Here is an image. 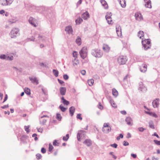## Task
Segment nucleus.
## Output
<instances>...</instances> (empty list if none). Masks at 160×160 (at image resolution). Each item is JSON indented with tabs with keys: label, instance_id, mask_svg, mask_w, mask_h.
<instances>
[{
	"label": "nucleus",
	"instance_id": "nucleus-1",
	"mask_svg": "<svg viewBox=\"0 0 160 160\" xmlns=\"http://www.w3.org/2000/svg\"><path fill=\"white\" fill-rule=\"evenodd\" d=\"M91 54L93 56L97 58H101L103 54L102 51L98 49H92L91 51Z\"/></svg>",
	"mask_w": 160,
	"mask_h": 160
},
{
	"label": "nucleus",
	"instance_id": "nucleus-2",
	"mask_svg": "<svg viewBox=\"0 0 160 160\" xmlns=\"http://www.w3.org/2000/svg\"><path fill=\"white\" fill-rule=\"evenodd\" d=\"M142 43L144 50H147L150 48L151 42L150 39H145L144 40H142Z\"/></svg>",
	"mask_w": 160,
	"mask_h": 160
},
{
	"label": "nucleus",
	"instance_id": "nucleus-3",
	"mask_svg": "<svg viewBox=\"0 0 160 160\" xmlns=\"http://www.w3.org/2000/svg\"><path fill=\"white\" fill-rule=\"evenodd\" d=\"M14 0H0V5L2 6H10Z\"/></svg>",
	"mask_w": 160,
	"mask_h": 160
},
{
	"label": "nucleus",
	"instance_id": "nucleus-4",
	"mask_svg": "<svg viewBox=\"0 0 160 160\" xmlns=\"http://www.w3.org/2000/svg\"><path fill=\"white\" fill-rule=\"evenodd\" d=\"M117 60L118 63L120 65H123L126 63L127 59L126 56H121L118 58Z\"/></svg>",
	"mask_w": 160,
	"mask_h": 160
},
{
	"label": "nucleus",
	"instance_id": "nucleus-5",
	"mask_svg": "<svg viewBox=\"0 0 160 160\" xmlns=\"http://www.w3.org/2000/svg\"><path fill=\"white\" fill-rule=\"evenodd\" d=\"M81 57L83 59L85 58L87 55V48L86 47H83L79 52Z\"/></svg>",
	"mask_w": 160,
	"mask_h": 160
},
{
	"label": "nucleus",
	"instance_id": "nucleus-6",
	"mask_svg": "<svg viewBox=\"0 0 160 160\" xmlns=\"http://www.w3.org/2000/svg\"><path fill=\"white\" fill-rule=\"evenodd\" d=\"M19 30L17 28H13L11 31L10 35L12 38H15L16 37L18 34Z\"/></svg>",
	"mask_w": 160,
	"mask_h": 160
},
{
	"label": "nucleus",
	"instance_id": "nucleus-7",
	"mask_svg": "<svg viewBox=\"0 0 160 160\" xmlns=\"http://www.w3.org/2000/svg\"><path fill=\"white\" fill-rule=\"evenodd\" d=\"M111 130V127L108 125V123H105L102 129V131L105 133H109Z\"/></svg>",
	"mask_w": 160,
	"mask_h": 160
},
{
	"label": "nucleus",
	"instance_id": "nucleus-8",
	"mask_svg": "<svg viewBox=\"0 0 160 160\" xmlns=\"http://www.w3.org/2000/svg\"><path fill=\"white\" fill-rule=\"evenodd\" d=\"M138 90L143 92H145L147 90V88L144 85L142 82L139 83Z\"/></svg>",
	"mask_w": 160,
	"mask_h": 160
},
{
	"label": "nucleus",
	"instance_id": "nucleus-9",
	"mask_svg": "<svg viewBox=\"0 0 160 160\" xmlns=\"http://www.w3.org/2000/svg\"><path fill=\"white\" fill-rule=\"evenodd\" d=\"M85 131L83 130H80L78 131L77 135V138L78 141H80L81 138H83L84 137V134L83 133Z\"/></svg>",
	"mask_w": 160,
	"mask_h": 160
},
{
	"label": "nucleus",
	"instance_id": "nucleus-10",
	"mask_svg": "<svg viewBox=\"0 0 160 160\" xmlns=\"http://www.w3.org/2000/svg\"><path fill=\"white\" fill-rule=\"evenodd\" d=\"M135 17L136 19L139 21H141L143 19V17L141 14L139 12L135 13Z\"/></svg>",
	"mask_w": 160,
	"mask_h": 160
},
{
	"label": "nucleus",
	"instance_id": "nucleus-11",
	"mask_svg": "<svg viewBox=\"0 0 160 160\" xmlns=\"http://www.w3.org/2000/svg\"><path fill=\"white\" fill-rule=\"evenodd\" d=\"M159 98H156L152 102V105L154 108H157L159 105Z\"/></svg>",
	"mask_w": 160,
	"mask_h": 160
},
{
	"label": "nucleus",
	"instance_id": "nucleus-12",
	"mask_svg": "<svg viewBox=\"0 0 160 160\" xmlns=\"http://www.w3.org/2000/svg\"><path fill=\"white\" fill-rule=\"evenodd\" d=\"M35 19L32 17H30L28 21L30 24L34 27H36L37 25L35 23Z\"/></svg>",
	"mask_w": 160,
	"mask_h": 160
},
{
	"label": "nucleus",
	"instance_id": "nucleus-13",
	"mask_svg": "<svg viewBox=\"0 0 160 160\" xmlns=\"http://www.w3.org/2000/svg\"><path fill=\"white\" fill-rule=\"evenodd\" d=\"M125 121L128 125L132 126L133 124L132 120L130 117H127L125 119Z\"/></svg>",
	"mask_w": 160,
	"mask_h": 160
},
{
	"label": "nucleus",
	"instance_id": "nucleus-14",
	"mask_svg": "<svg viewBox=\"0 0 160 160\" xmlns=\"http://www.w3.org/2000/svg\"><path fill=\"white\" fill-rule=\"evenodd\" d=\"M140 70L141 72H145L147 70V66L145 64H143L140 66Z\"/></svg>",
	"mask_w": 160,
	"mask_h": 160
},
{
	"label": "nucleus",
	"instance_id": "nucleus-15",
	"mask_svg": "<svg viewBox=\"0 0 160 160\" xmlns=\"http://www.w3.org/2000/svg\"><path fill=\"white\" fill-rule=\"evenodd\" d=\"M65 31L68 34H72L73 31L72 27L70 26L66 27L65 29Z\"/></svg>",
	"mask_w": 160,
	"mask_h": 160
},
{
	"label": "nucleus",
	"instance_id": "nucleus-16",
	"mask_svg": "<svg viewBox=\"0 0 160 160\" xmlns=\"http://www.w3.org/2000/svg\"><path fill=\"white\" fill-rule=\"evenodd\" d=\"M116 31L118 36L120 37L122 35L121 29L120 26L116 27Z\"/></svg>",
	"mask_w": 160,
	"mask_h": 160
},
{
	"label": "nucleus",
	"instance_id": "nucleus-17",
	"mask_svg": "<svg viewBox=\"0 0 160 160\" xmlns=\"http://www.w3.org/2000/svg\"><path fill=\"white\" fill-rule=\"evenodd\" d=\"M145 3V6L146 8H152L150 0H144Z\"/></svg>",
	"mask_w": 160,
	"mask_h": 160
},
{
	"label": "nucleus",
	"instance_id": "nucleus-18",
	"mask_svg": "<svg viewBox=\"0 0 160 160\" xmlns=\"http://www.w3.org/2000/svg\"><path fill=\"white\" fill-rule=\"evenodd\" d=\"M89 13L87 11H86L82 14V18L84 20H86L89 17Z\"/></svg>",
	"mask_w": 160,
	"mask_h": 160
},
{
	"label": "nucleus",
	"instance_id": "nucleus-19",
	"mask_svg": "<svg viewBox=\"0 0 160 160\" xmlns=\"http://www.w3.org/2000/svg\"><path fill=\"white\" fill-rule=\"evenodd\" d=\"M66 88L65 87H61L60 88V92L62 95H64L65 94Z\"/></svg>",
	"mask_w": 160,
	"mask_h": 160
},
{
	"label": "nucleus",
	"instance_id": "nucleus-20",
	"mask_svg": "<svg viewBox=\"0 0 160 160\" xmlns=\"http://www.w3.org/2000/svg\"><path fill=\"white\" fill-rule=\"evenodd\" d=\"M100 2L101 3L102 5L104 7V8L105 9H107L108 8V5L106 2L104 0H100Z\"/></svg>",
	"mask_w": 160,
	"mask_h": 160
},
{
	"label": "nucleus",
	"instance_id": "nucleus-21",
	"mask_svg": "<svg viewBox=\"0 0 160 160\" xmlns=\"http://www.w3.org/2000/svg\"><path fill=\"white\" fill-rule=\"evenodd\" d=\"M83 143L88 147L91 146L92 144L91 141L89 139H86L83 142Z\"/></svg>",
	"mask_w": 160,
	"mask_h": 160
},
{
	"label": "nucleus",
	"instance_id": "nucleus-22",
	"mask_svg": "<svg viewBox=\"0 0 160 160\" xmlns=\"http://www.w3.org/2000/svg\"><path fill=\"white\" fill-rule=\"evenodd\" d=\"M29 78L32 83H35L36 85H37L38 84V81L36 78H32L30 77Z\"/></svg>",
	"mask_w": 160,
	"mask_h": 160
},
{
	"label": "nucleus",
	"instance_id": "nucleus-23",
	"mask_svg": "<svg viewBox=\"0 0 160 160\" xmlns=\"http://www.w3.org/2000/svg\"><path fill=\"white\" fill-rule=\"evenodd\" d=\"M121 6L122 8H125L126 6V2L125 0H120L118 1Z\"/></svg>",
	"mask_w": 160,
	"mask_h": 160
},
{
	"label": "nucleus",
	"instance_id": "nucleus-24",
	"mask_svg": "<svg viewBox=\"0 0 160 160\" xmlns=\"http://www.w3.org/2000/svg\"><path fill=\"white\" fill-rule=\"evenodd\" d=\"M75 111V108L74 107H71L69 108V112L71 116L73 115Z\"/></svg>",
	"mask_w": 160,
	"mask_h": 160
},
{
	"label": "nucleus",
	"instance_id": "nucleus-25",
	"mask_svg": "<svg viewBox=\"0 0 160 160\" xmlns=\"http://www.w3.org/2000/svg\"><path fill=\"white\" fill-rule=\"evenodd\" d=\"M103 49L105 52H108L110 50V48L107 45L105 44L103 47Z\"/></svg>",
	"mask_w": 160,
	"mask_h": 160
},
{
	"label": "nucleus",
	"instance_id": "nucleus-26",
	"mask_svg": "<svg viewBox=\"0 0 160 160\" xmlns=\"http://www.w3.org/2000/svg\"><path fill=\"white\" fill-rule=\"evenodd\" d=\"M146 113L148 114L150 116H152L153 117L155 118H157L158 117V115L154 112H146Z\"/></svg>",
	"mask_w": 160,
	"mask_h": 160
},
{
	"label": "nucleus",
	"instance_id": "nucleus-27",
	"mask_svg": "<svg viewBox=\"0 0 160 160\" xmlns=\"http://www.w3.org/2000/svg\"><path fill=\"white\" fill-rule=\"evenodd\" d=\"M61 100L62 102L64 105H68L69 104V102L65 99L64 97H62Z\"/></svg>",
	"mask_w": 160,
	"mask_h": 160
},
{
	"label": "nucleus",
	"instance_id": "nucleus-28",
	"mask_svg": "<svg viewBox=\"0 0 160 160\" xmlns=\"http://www.w3.org/2000/svg\"><path fill=\"white\" fill-rule=\"evenodd\" d=\"M83 21V20L82 18L80 17H79L75 20V22L77 24H79Z\"/></svg>",
	"mask_w": 160,
	"mask_h": 160
},
{
	"label": "nucleus",
	"instance_id": "nucleus-29",
	"mask_svg": "<svg viewBox=\"0 0 160 160\" xmlns=\"http://www.w3.org/2000/svg\"><path fill=\"white\" fill-rule=\"evenodd\" d=\"M76 43L78 45H81L82 42L81 41V39L80 37L78 36L76 40Z\"/></svg>",
	"mask_w": 160,
	"mask_h": 160
},
{
	"label": "nucleus",
	"instance_id": "nucleus-30",
	"mask_svg": "<svg viewBox=\"0 0 160 160\" xmlns=\"http://www.w3.org/2000/svg\"><path fill=\"white\" fill-rule=\"evenodd\" d=\"M112 91L113 95L115 97H117L118 95L117 91L115 88H113Z\"/></svg>",
	"mask_w": 160,
	"mask_h": 160
},
{
	"label": "nucleus",
	"instance_id": "nucleus-31",
	"mask_svg": "<svg viewBox=\"0 0 160 160\" xmlns=\"http://www.w3.org/2000/svg\"><path fill=\"white\" fill-rule=\"evenodd\" d=\"M47 121V120L46 119H43V118H40L39 119L40 124L42 125H44L46 123Z\"/></svg>",
	"mask_w": 160,
	"mask_h": 160
},
{
	"label": "nucleus",
	"instance_id": "nucleus-32",
	"mask_svg": "<svg viewBox=\"0 0 160 160\" xmlns=\"http://www.w3.org/2000/svg\"><path fill=\"white\" fill-rule=\"evenodd\" d=\"M144 32L143 31H140L138 32V36L139 38L142 39H143L142 37L144 36Z\"/></svg>",
	"mask_w": 160,
	"mask_h": 160
},
{
	"label": "nucleus",
	"instance_id": "nucleus-33",
	"mask_svg": "<svg viewBox=\"0 0 160 160\" xmlns=\"http://www.w3.org/2000/svg\"><path fill=\"white\" fill-rule=\"evenodd\" d=\"M52 72L54 75L56 77H57L58 76L59 72L56 69H53Z\"/></svg>",
	"mask_w": 160,
	"mask_h": 160
},
{
	"label": "nucleus",
	"instance_id": "nucleus-34",
	"mask_svg": "<svg viewBox=\"0 0 160 160\" xmlns=\"http://www.w3.org/2000/svg\"><path fill=\"white\" fill-rule=\"evenodd\" d=\"M109 102L111 104V105L112 107L115 108L117 107V106L116 105V104L114 102V101L112 99L110 100Z\"/></svg>",
	"mask_w": 160,
	"mask_h": 160
},
{
	"label": "nucleus",
	"instance_id": "nucleus-35",
	"mask_svg": "<svg viewBox=\"0 0 160 160\" xmlns=\"http://www.w3.org/2000/svg\"><path fill=\"white\" fill-rule=\"evenodd\" d=\"M25 92L28 95L30 94V90L28 88H25L24 90Z\"/></svg>",
	"mask_w": 160,
	"mask_h": 160
},
{
	"label": "nucleus",
	"instance_id": "nucleus-36",
	"mask_svg": "<svg viewBox=\"0 0 160 160\" xmlns=\"http://www.w3.org/2000/svg\"><path fill=\"white\" fill-rule=\"evenodd\" d=\"M94 83V80L93 79H90L88 80V83L89 86H92Z\"/></svg>",
	"mask_w": 160,
	"mask_h": 160
},
{
	"label": "nucleus",
	"instance_id": "nucleus-37",
	"mask_svg": "<svg viewBox=\"0 0 160 160\" xmlns=\"http://www.w3.org/2000/svg\"><path fill=\"white\" fill-rule=\"evenodd\" d=\"M38 38V41H37V40H36L38 42H40L43 41V39L42 36L39 35Z\"/></svg>",
	"mask_w": 160,
	"mask_h": 160
},
{
	"label": "nucleus",
	"instance_id": "nucleus-38",
	"mask_svg": "<svg viewBox=\"0 0 160 160\" xmlns=\"http://www.w3.org/2000/svg\"><path fill=\"white\" fill-rule=\"evenodd\" d=\"M149 127L150 128L152 129H154V127L153 123L152 121H150L149 122Z\"/></svg>",
	"mask_w": 160,
	"mask_h": 160
},
{
	"label": "nucleus",
	"instance_id": "nucleus-39",
	"mask_svg": "<svg viewBox=\"0 0 160 160\" xmlns=\"http://www.w3.org/2000/svg\"><path fill=\"white\" fill-rule=\"evenodd\" d=\"M13 59V57L12 56H7V58L6 59V60L12 61Z\"/></svg>",
	"mask_w": 160,
	"mask_h": 160
},
{
	"label": "nucleus",
	"instance_id": "nucleus-40",
	"mask_svg": "<svg viewBox=\"0 0 160 160\" xmlns=\"http://www.w3.org/2000/svg\"><path fill=\"white\" fill-rule=\"evenodd\" d=\"M111 13H110L109 14H107L106 16L105 17L106 20H108V19H110V21H112L111 17Z\"/></svg>",
	"mask_w": 160,
	"mask_h": 160
},
{
	"label": "nucleus",
	"instance_id": "nucleus-41",
	"mask_svg": "<svg viewBox=\"0 0 160 160\" xmlns=\"http://www.w3.org/2000/svg\"><path fill=\"white\" fill-rule=\"evenodd\" d=\"M0 58L2 60H6L7 58V55L5 54H1L0 55Z\"/></svg>",
	"mask_w": 160,
	"mask_h": 160
},
{
	"label": "nucleus",
	"instance_id": "nucleus-42",
	"mask_svg": "<svg viewBox=\"0 0 160 160\" xmlns=\"http://www.w3.org/2000/svg\"><path fill=\"white\" fill-rule=\"evenodd\" d=\"M59 107L61 111L62 112H64L66 109V108L62 106V105H61Z\"/></svg>",
	"mask_w": 160,
	"mask_h": 160
},
{
	"label": "nucleus",
	"instance_id": "nucleus-43",
	"mask_svg": "<svg viewBox=\"0 0 160 160\" xmlns=\"http://www.w3.org/2000/svg\"><path fill=\"white\" fill-rule=\"evenodd\" d=\"M57 119L59 121H60L62 119V116L60 114L57 113L56 115Z\"/></svg>",
	"mask_w": 160,
	"mask_h": 160
},
{
	"label": "nucleus",
	"instance_id": "nucleus-44",
	"mask_svg": "<svg viewBox=\"0 0 160 160\" xmlns=\"http://www.w3.org/2000/svg\"><path fill=\"white\" fill-rule=\"evenodd\" d=\"M69 138V134H67L66 136H64L63 138V140L64 141H67Z\"/></svg>",
	"mask_w": 160,
	"mask_h": 160
},
{
	"label": "nucleus",
	"instance_id": "nucleus-45",
	"mask_svg": "<svg viewBox=\"0 0 160 160\" xmlns=\"http://www.w3.org/2000/svg\"><path fill=\"white\" fill-rule=\"evenodd\" d=\"M29 126H24V128H25V131H26L27 132V133H29Z\"/></svg>",
	"mask_w": 160,
	"mask_h": 160
},
{
	"label": "nucleus",
	"instance_id": "nucleus-46",
	"mask_svg": "<svg viewBox=\"0 0 160 160\" xmlns=\"http://www.w3.org/2000/svg\"><path fill=\"white\" fill-rule=\"evenodd\" d=\"M59 143L57 142L56 140H54L53 142V144L54 146H59Z\"/></svg>",
	"mask_w": 160,
	"mask_h": 160
},
{
	"label": "nucleus",
	"instance_id": "nucleus-47",
	"mask_svg": "<svg viewBox=\"0 0 160 160\" xmlns=\"http://www.w3.org/2000/svg\"><path fill=\"white\" fill-rule=\"evenodd\" d=\"M36 158L37 159H40L42 157V155L39 153L37 154L36 155Z\"/></svg>",
	"mask_w": 160,
	"mask_h": 160
},
{
	"label": "nucleus",
	"instance_id": "nucleus-48",
	"mask_svg": "<svg viewBox=\"0 0 160 160\" xmlns=\"http://www.w3.org/2000/svg\"><path fill=\"white\" fill-rule=\"evenodd\" d=\"M123 136L122 134H120L119 136H118L117 138V139L118 140H120V138H123Z\"/></svg>",
	"mask_w": 160,
	"mask_h": 160
},
{
	"label": "nucleus",
	"instance_id": "nucleus-49",
	"mask_svg": "<svg viewBox=\"0 0 160 160\" xmlns=\"http://www.w3.org/2000/svg\"><path fill=\"white\" fill-rule=\"evenodd\" d=\"M155 143L157 145H160V141L154 140H153Z\"/></svg>",
	"mask_w": 160,
	"mask_h": 160
},
{
	"label": "nucleus",
	"instance_id": "nucleus-50",
	"mask_svg": "<svg viewBox=\"0 0 160 160\" xmlns=\"http://www.w3.org/2000/svg\"><path fill=\"white\" fill-rule=\"evenodd\" d=\"M53 146L52 145L50 144L49 145V150L50 152H51L52 151V150L53 149Z\"/></svg>",
	"mask_w": 160,
	"mask_h": 160
},
{
	"label": "nucleus",
	"instance_id": "nucleus-51",
	"mask_svg": "<svg viewBox=\"0 0 160 160\" xmlns=\"http://www.w3.org/2000/svg\"><path fill=\"white\" fill-rule=\"evenodd\" d=\"M129 143L128 142L126 141H124L123 142V146H128L129 145Z\"/></svg>",
	"mask_w": 160,
	"mask_h": 160
},
{
	"label": "nucleus",
	"instance_id": "nucleus-52",
	"mask_svg": "<svg viewBox=\"0 0 160 160\" xmlns=\"http://www.w3.org/2000/svg\"><path fill=\"white\" fill-rule=\"evenodd\" d=\"M113 152H110L109 153V154L111 155L113 158H114L115 159H116L117 158V157L116 156H115L113 154Z\"/></svg>",
	"mask_w": 160,
	"mask_h": 160
},
{
	"label": "nucleus",
	"instance_id": "nucleus-53",
	"mask_svg": "<svg viewBox=\"0 0 160 160\" xmlns=\"http://www.w3.org/2000/svg\"><path fill=\"white\" fill-rule=\"evenodd\" d=\"M13 68L15 69L16 71H18L19 72H21L22 71V69L21 68H18L16 67H14Z\"/></svg>",
	"mask_w": 160,
	"mask_h": 160
},
{
	"label": "nucleus",
	"instance_id": "nucleus-54",
	"mask_svg": "<svg viewBox=\"0 0 160 160\" xmlns=\"http://www.w3.org/2000/svg\"><path fill=\"white\" fill-rule=\"evenodd\" d=\"M81 114H78L77 115V118L78 119H79L80 120H82V118L81 117Z\"/></svg>",
	"mask_w": 160,
	"mask_h": 160
},
{
	"label": "nucleus",
	"instance_id": "nucleus-55",
	"mask_svg": "<svg viewBox=\"0 0 160 160\" xmlns=\"http://www.w3.org/2000/svg\"><path fill=\"white\" fill-rule=\"evenodd\" d=\"M138 130L140 132H143L145 129L144 128L142 127L139 128H138Z\"/></svg>",
	"mask_w": 160,
	"mask_h": 160
},
{
	"label": "nucleus",
	"instance_id": "nucleus-56",
	"mask_svg": "<svg viewBox=\"0 0 160 160\" xmlns=\"http://www.w3.org/2000/svg\"><path fill=\"white\" fill-rule=\"evenodd\" d=\"M64 79L65 80H67L68 79L69 77L68 76L67 74H64L63 76Z\"/></svg>",
	"mask_w": 160,
	"mask_h": 160
},
{
	"label": "nucleus",
	"instance_id": "nucleus-57",
	"mask_svg": "<svg viewBox=\"0 0 160 160\" xmlns=\"http://www.w3.org/2000/svg\"><path fill=\"white\" fill-rule=\"evenodd\" d=\"M110 146L111 147H113V148H117V147L118 145L116 143H114L113 144H111L110 145Z\"/></svg>",
	"mask_w": 160,
	"mask_h": 160
},
{
	"label": "nucleus",
	"instance_id": "nucleus-58",
	"mask_svg": "<svg viewBox=\"0 0 160 160\" xmlns=\"http://www.w3.org/2000/svg\"><path fill=\"white\" fill-rule=\"evenodd\" d=\"M41 152L43 153H45L46 152V150L44 148H42L41 149Z\"/></svg>",
	"mask_w": 160,
	"mask_h": 160
},
{
	"label": "nucleus",
	"instance_id": "nucleus-59",
	"mask_svg": "<svg viewBox=\"0 0 160 160\" xmlns=\"http://www.w3.org/2000/svg\"><path fill=\"white\" fill-rule=\"evenodd\" d=\"M8 107H9L8 105H8H4V106H2L1 107V108L3 109H5L6 108H8Z\"/></svg>",
	"mask_w": 160,
	"mask_h": 160
},
{
	"label": "nucleus",
	"instance_id": "nucleus-60",
	"mask_svg": "<svg viewBox=\"0 0 160 160\" xmlns=\"http://www.w3.org/2000/svg\"><path fill=\"white\" fill-rule=\"evenodd\" d=\"M58 81L61 84H62L64 83V82L62 80H61L59 79H58Z\"/></svg>",
	"mask_w": 160,
	"mask_h": 160
},
{
	"label": "nucleus",
	"instance_id": "nucleus-61",
	"mask_svg": "<svg viewBox=\"0 0 160 160\" xmlns=\"http://www.w3.org/2000/svg\"><path fill=\"white\" fill-rule=\"evenodd\" d=\"M120 112L121 114L124 115H126L127 113L126 111L125 110L122 111Z\"/></svg>",
	"mask_w": 160,
	"mask_h": 160
},
{
	"label": "nucleus",
	"instance_id": "nucleus-62",
	"mask_svg": "<svg viewBox=\"0 0 160 160\" xmlns=\"http://www.w3.org/2000/svg\"><path fill=\"white\" fill-rule=\"evenodd\" d=\"M129 77V76L128 75H126L124 78H123V81H127L128 78Z\"/></svg>",
	"mask_w": 160,
	"mask_h": 160
},
{
	"label": "nucleus",
	"instance_id": "nucleus-63",
	"mask_svg": "<svg viewBox=\"0 0 160 160\" xmlns=\"http://www.w3.org/2000/svg\"><path fill=\"white\" fill-rule=\"evenodd\" d=\"M99 106L98 107V108L102 110V109L103 107L101 105V103L100 102L99 103Z\"/></svg>",
	"mask_w": 160,
	"mask_h": 160
},
{
	"label": "nucleus",
	"instance_id": "nucleus-64",
	"mask_svg": "<svg viewBox=\"0 0 160 160\" xmlns=\"http://www.w3.org/2000/svg\"><path fill=\"white\" fill-rule=\"evenodd\" d=\"M73 55L74 57L77 58V52H74Z\"/></svg>",
	"mask_w": 160,
	"mask_h": 160
}]
</instances>
